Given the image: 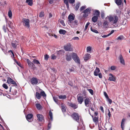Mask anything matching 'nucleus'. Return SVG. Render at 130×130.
Wrapping results in <instances>:
<instances>
[{"label":"nucleus","instance_id":"1","mask_svg":"<svg viewBox=\"0 0 130 130\" xmlns=\"http://www.w3.org/2000/svg\"><path fill=\"white\" fill-rule=\"evenodd\" d=\"M106 19L109 20V22L112 25L116 24L118 20V18L116 15H109L106 17Z\"/></svg>","mask_w":130,"mask_h":130},{"label":"nucleus","instance_id":"2","mask_svg":"<svg viewBox=\"0 0 130 130\" xmlns=\"http://www.w3.org/2000/svg\"><path fill=\"white\" fill-rule=\"evenodd\" d=\"M86 97V95L85 92L78 94L77 96V100L78 102L80 104H81L83 102L84 99Z\"/></svg>","mask_w":130,"mask_h":130},{"label":"nucleus","instance_id":"3","mask_svg":"<svg viewBox=\"0 0 130 130\" xmlns=\"http://www.w3.org/2000/svg\"><path fill=\"white\" fill-rule=\"evenodd\" d=\"M39 90L40 93L37 92L36 93L35 96L36 98L38 99H39L41 97V96H42L44 98H45L46 96V94L45 92L41 89Z\"/></svg>","mask_w":130,"mask_h":130},{"label":"nucleus","instance_id":"4","mask_svg":"<svg viewBox=\"0 0 130 130\" xmlns=\"http://www.w3.org/2000/svg\"><path fill=\"white\" fill-rule=\"evenodd\" d=\"M22 22L24 26L27 28L29 27V21L28 19L23 18L22 19Z\"/></svg>","mask_w":130,"mask_h":130},{"label":"nucleus","instance_id":"5","mask_svg":"<svg viewBox=\"0 0 130 130\" xmlns=\"http://www.w3.org/2000/svg\"><path fill=\"white\" fill-rule=\"evenodd\" d=\"M91 10V9L90 8H88L84 10L82 13H84L83 15V17L84 18H85L87 17L88 16V15L90 13Z\"/></svg>","mask_w":130,"mask_h":130},{"label":"nucleus","instance_id":"6","mask_svg":"<svg viewBox=\"0 0 130 130\" xmlns=\"http://www.w3.org/2000/svg\"><path fill=\"white\" fill-rule=\"evenodd\" d=\"M72 57L75 62L78 63H80V60L76 54L74 53H72Z\"/></svg>","mask_w":130,"mask_h":130},{"label":"nucleus","instance_id":"7","mask_svg":"<svg viewBox=\"0 0 130 130\" xmlns=\"http://www.w3.org/2000/svg\"><path fill=\"white\" fill-rule=\"evenodd\" d=\"M64 49L66 51H73V48L71 44L68 43L64 46Z\"/></svg>","mask_w":130,"mask_h":130},{"label":"nucleus","instance_id":"8","mask_svg":"<svg viewBox=\"0 0 130 130\" xmlns=\"http://www.w3.org/2000/svg\"><path fill=\"white\" fill-rule=\"evenodd\" d=\"M84 102L85 105L87 107H90L92 104L90 99L89 98H86L85 99Z\"/></svg>","mask_w":130,"mask_h":130},{"label":"nucleus","instance_id":"9","mask_svg":"<svg viewBox=\"0 0 130 130\" xmlns=\"http://www.w3.org/2000/svg\"><path fill=\"white\" fill-rule=\"evenodd\" d=\"M72 118L77 122L79 121L80 116L79 114L76 112L74 113L72 115Z\"/></svg>","mask_w":130,"mask_h":130},{"label":"nucleus","instance_id":"10","mask_svg":"<svg viewBox=\"0 0 130 130\" xmlns=\"http://www.w3.org/2000/svg\"><path fill=\"white\" fill-rule=\"evenodd\" d=\"M68 23L72 28L76 27L78 25V21L76 20L74 21H72L68 22Z\"/></svg>","mask_w":130,"mask_h":130},{"label":"nucleus","instance_id":"11","mask_svg":"<svg viewBox=\"0 0 130 130\" xmlns=\"http://www.w3.org/2000/svg\"><path fill=\"white\" fill-rule=\"evenodd\" d=\"M7 82L8 84H11L14 85L15 86H17V84L10 77L7 78Z\"/></svg>","mask_w":130,"mask_h":130},{"label":"nucleus","instance_id":"12","mask_svg":"<svg viewBox=\"0 0 130 130\" xmlns=\"http://www.w3.org/2000/svg\"><path fill=\"white\" fill-rule=\"evenodd\" d=\"M32 117L33 115L32 114H28L26 116V119L29 122H31L32 121Z\"/></svg>","mask_w":130,"mask_h":130},{"label":"nucleus","instance_id":"13","mask_svg":"<svg viewBox=\"0 0 130 130\" xmlns=\"http://www.w3.org/2000/svg\"><path fill=\"white\" fill-rule=\"evenodd\" d=\"M109 75L110 76L108 80L114 82H115L116 80V77L112 74L110 73L109 74Z\"/></svg>","mask_w":130,"mask_h":130},{"label":"nucleus","instance_id":"14","mask_svg":"<svg viewBox=\"0 0 130 130\" xmlns=\"http://www.w3.org/2000/svg\"><path fill=\"white\" fill-rule=\"evenodd\" d=\"M72 56V53H68L66 55V59L68 61H70L72 59L71 56Z\"/></svg>","mask_w":130,"mask_h":130},{"label":"nucleus","instance_id":"15","mask_svg":"<svg viewBox=\"0 0 130 130\" xmlns=\"http://www.w3.org/2000/svg\"><path fill=\"white\" fill-rule=\"evenodd\" d=\"M119 59L120 60V62L123 65H125V61L123 59L122 56V55L120 54L119 55Z\"/></svg>","mask_w":130,"mask_h":130},{"label":"nucleus","instance_id":"16","mask_svg":"<svg viewBox=\"0 0 130 130\" xmlns=\"http://www.w3.org/2000/svg\"><path fill=\"white\" fill-rule=\"evenodd\" d=\"M38 83V81L37 78L35 77L32 78L31 80V83L33 85H36Z\"/></svg>","mask_w":130,"mask_h":130},{"label":"nucleus","instance_id":"17","mask_svg":"<svg viewBox=\"0 0 130 130\" xmlns=\"http://www.w3.org/2000/svg\"><path fill=\"white\" fill-rule=\"evenodd\" d=\"M100 71L99 68L96 67L94 72V75L95 76H97L98 74L100 73Z\"/></svg>","mask_w":130,"mask_h":130},{"label":"nucleus","instance_id":"18","mask_svg":"<svg viewBox=\"0 0 130 130\" xmlns=\"http://www.w3.org/2000/svg\"><path fill=\"white\" fill-rule=\"evenodd\" d=\"M109 20L106 19V17L105 18V20L103 24V26L105 27H106L108 26L109 23Z\"/></svg>","mask_w":130,"mask_h":130},{"label":"nucleus","instance_id":"19","mask_svg":"<svg viewBox=\"0 0 130 130\" xmlns=\"http://www.w3.org/2000/svg\"><path fill=\"white\" fill-rule=\"evenodd\" d=\"M26 61L29 67H30L31 68H33L35 66L34 64L32 62H31L29 59H27Z\"/></svg>","mask_w":130,"mask_h":130},{"label":"nucleus","instance_id":"20","mask_svg":"<svg viewBox=\"0 0 130 130\" xmlns=\"http://www.w3.org/2000/svg\"><path fill=\"white\" fill-rule=\"evenodd\" d=\"M74 15L73 14L69 15L68 17L69 22L72 21L74 19Z\"/></svg>","mask_w":130,"mask_h":130},{"label":"nucleus","instance_id":"21","mask_svg":"<svg viewBox=\"0 0 130 130\" xmlns=\"http://www.w3.org/2000/svg\"><path fill=\"white\" fill-rule=\"evenodd\" d=\"M38 118V120L39 121H42L43 119V117L42 115L38 114L37 115Z\"/></svg>","mask_w":130,"mask_h":130},{"label":"nucleus","instance_id":"22","mask_svg":"<svg viewBox=\"0 0 130 130\" xmlns=\"http://www.w3.org/2000/svg\"><path fill=\"white\" fill-rule=\"evenodd\" d=\"M49 117L48 118L51 121L53 120V113L51 110H50L48 113Z\"/></svg>","mask_w":130,"mask_h":130},{"label":"nucleus","instance_id":"23","mask_svg":"<svg viewBox=\"0 0 130 130\" xmlns=\"http://www.w3.org/2000/svg\"><path fill=\"white\" fill-rule=\"evenodd\" d=\"M92 117L93 118V121L95 124L97 125V124H98V117L95 116L93 117V116H92Z\"/></svg>","mask_w":130,"mask_h":130},{"label":"nucleus","instance_id":"24","mask_svg":"<svg viewBox=\"0 0 130 130\" xmlns=\"http://www.w3.org/2000/svg\"><path fill=\"white\" fill-rule=\"evenodd\" d=\"M36 107L37 108L38 110H41L42 108V106L40 104V103H36Z\"/></svg>","mask_w":130,"mask_h":130},{"label":"nucleus","instance_id":"25","mask_svg":"<svg viewBox=\"0 0 130 130\" xmlns=\"http://www.w3.org/2000/svg\"><path fill=\"white\" fill-rule=\"evenodd\" d=\"M69 105L71 107L74 109L77 108L78 107L77 105H76L75 104L73 103H70Z\"/></svg>","mask_w":130,"mask_h":130},{"label":"nucleus","instance_id":"26","mask_svg":"<svg viewBox=\"0 0 130 130\" xmlns=\"http://www.w3.org/2000/svg\"><path fill=\"white\" fill-rule=\"evenodd\" d=\"M126 119L124 118L122 119L121 124V127L122 128L123 130L124 127V125L125 124V121Z\"/></svg>","mask_w":130,"mask_h":130},{"label":"nucleus","instance_id":"27","mask_svg":"<svg viewBox=\"0 0 130 130\" xmlns=\"http://www.w3.org/2000/svg\"><path fill=\"white\" fill-rule=\"evenodd\" d=\"M91 58V56L89 54H85V56L84 57V60H87L90 59Z\"/></svg>","mask_w":130,"mask_h":130},{"label":"nucleus","instance_id":"28","mask_svg":"<svg viewBox=\"0 0 130 130\" xmlns=\"http://www.w3.org/2000/svg\"><path fill=\"white\" fill-rule=\"evenodd\" d=\"M18 44V43L15 40V41H13L12 42V46L14 48L16 47Z\"/></svg>","mask_w":130,"mask_h":130},{"label":"nucleus","instance_id":"29","mask_svg":"<svg viewBox=\"0 0 130 130\" xmlns=\"http://www.w3.org/2000/svg\"><path fill=\"white\" fill-rule=\"evenodd\" d=\"M98 17L97 16H94L92 19V21L94 22H96L98 20Z\"/></svg>","mask_w":130,"mask_h":130},{"label":"nucleus","instance_id":"30","mask_svg":"<svg viewBox=\"0 0 130 130\" xmlns=\"http://www.w3.org/2000/svg\"><path fill=\"white\" fill-rule=\"evenodd\" d=\"M59 98L60 99L62 100H64L66 98L67 96L66 95H60L58 96Z\"/></svg>","mask_w":130,"mask_h":130},{"label":"nucleus","instance_id":"31","mask_svg":"<svg viewBox=\"0 0 130 130\" xmlns=\"http://www.w3.org/2000/svg\"><path fill=\"white\" fill-rule=\"evenodd\" d=\"M115 2L117 4L118 6L121 5L122 3L121 0H115Z\"/></svg>","mask_w":130,"mask_h":130},{"label":"nucleus","instance_id":"32","mask_svg":"<svg viewBox=\"0 0 130 130\" xmlns=\"http://www.w3.org/2000/svg\"><path fill=\"white\" fill-rule=\"evenodd\" d=\"M26 2L30 6H32L33 3L32 0H26Z\"/></svg>","mask_w":130,"mask_h":130},{"label":"nucleus","instance_id":"33","mask_svg":"<svg viewBox=\"0 0 130 130\" xmlns=\"http://www.w3.org/2000/svg\"><path fill=\"white\" fill-rule=\"evenodd\" d=\"M61 109L62 111L63 112H64L66 111V108L65 107L64 105L63 104H61Z\"/></svg>","mask_w":130,"mask_h":130},{"label":"nucleus","instance_id":"34","mask_svg":"<svg viewBox=\"0 0 130 130\" xmlns=\"http://www.w3.org/2000/svg\"><path fill=\"white\" fill-rule=\"evenodd\" d=\"M100 12L98 10H96L95 11L94 15V16L99 17L100 14Z\"/></svg>","mask_w":130,"mask_h":130},{"label":"nucleus","instance_id":"35","mask_svg":"<svg viewBox=\"0 0 130 130\" xmlns=\"http://www.w3.org/2000/svg\"><path fill=\"white\" fill-rule=\"evenodd\" d=\"M91 50L92 47L90 46H87L86 48V51L87 52L91 53Z\"/></svg>","mask_w":130,"mask_h":130},{"label":"nucleus","instance_id":"36","mask_svg":"<svg viewBox=\"0 0 130 130\" xmlns=\"http://www.w3.org/2000/svg\"><path fill=\"white\" fill-rule=\"evenodd\" d=\"M124 39V37L123 35H121L118 36L116 39L117 40H122Z\"/></svg>","mask_w":130,"mask_h":130},{"label":"nucleus","instance_id":"37","mask_svg":"<svg viewBox=\"0 0 130 130\" xmlns=\"http://www.w3.org/2000/svg\"><path fill=\"white\" fill-rule=\"evenodd\" d=\"M59 32L60 34L64 35L66 33V31L64 30L61 29L59 30Z\"/></svg>","mask_w":130,"mask_h":130},{"label":"nucleus","instance_id":"38","mask_svg":"<svg viewBox=\"0 0 130 130\" xmlns=\"http://www.w3.org/2000/svg\"><path fill=\"white\" fill-rule=\"evenodd\" d=\"M8 15L10 18L11 19L12 18V14L11 11L10 10H9L8 11Z\"/></svg>","mask_w":130,"mask_h":130},{"label":"nucleus","instance_id":"39","mask_svg":"<svg viewBox=\"0 0 130 130\" xmlns=\"http://www.w3.org/2000/svg\"><path fill=\"white\" fill-rule=\"evenodd\" d=\"M80 4L79 3H78L76 4L75 8V9L76 10H77L79 8L80 6Z\"/></svg>","mask_w":130,"mask_h":130},{"label":"nucleus","instance_id":"40","mask_svg":"<svg viewBox=\"0 0 130 130\" xmlns=\"http://www.w3.org/2000/svg\"><path fill=\"white\" fill-rule=\"evenodd\" d=\"M90 29H91V30L92 31V32H94V33H97V34L99 33V32L97 30H96L95 29H94L92 27Z\"/></svg>","mask_w":130,"mask_h":130},{"label":"nucleus","instance_id":"41","mask_svg":"<svg viewBox=\"0 0 130 130\" xmlns=\"http://www.w3.org/2000/svg\"><path fill=\"white\" fill-rule=\"evenodd\" d=\"M127 22V21L126 20H123L122 23V24L124 25H125Z\"/></svg>","mask_w":130,"mask_h":130},{"label":"nucleus","instance_id":"42","mask_svg":"<svg viewBox=\"0 0 130 130\" xmlns=\"http://www.w3.org/2000/svg\"><path fill=\"white\" fill-rule=\"evenodd\" d=\"M64 3L66 4L67 7L68 8L69 7V4L68 0H64Z\"/></svg>","mask_w":130,"mask_h":130},{"label":"nucleus","instance_id":"43","mask_svg":"<svg viewBox=\"0 0 130 130\" xmlns=\"http://www.w3.org/2000/svg\"><path fill=\"white\" fill-rule=\"evenodd\" d=\"M33 62L36 64H40V63L39 61L36 59H34L33 60Z\"/></svg>","mask_w":130,"mask_h":130},{"label":"nucleus","instance_id":"44","mask_svg":"<svg viewBox=\"0 0 130 130\" xmlns=\"http://www.w3.org/2000/svg\"><path fill=\"white\" fill-rule=\"evenodd\" d=\"M60 23L63 26H65L66 25L64 23V21L63 20H60Z\"/></svg>","mask_w":130,"mask_h":130},{"label":"nucleus","instance_id":"45","mask_svg":"<svg viewBox=\"0 0 130 130\" xmlns=\"http://www.w3.org/2000/svg\"><path fill=\"white\" fill-rule=\"evenodd\" d=\"M89 24H90V23L89 22H88L86 24L85 26V28L84 29V31H86V30L87 29V28L88 26V25H89Z\"/></svg>","mask_w":130,"mask_h":130},{"label":"nucleus","instance_id":"46","mask_svg":"<svg viewBox=\"0 0 130 130\" xmlns=\"http://www.w3.org/2000/svg\"><path fill=\"white\" fill-rule=\"evenodd\" d=\"M87 90L92 95H93V91L91 89H88Z\"/></svg>","mask_w":130,"mask_h":130},{"label":"nucleus","instance_id":"47","mask_svg":"<svg viewBox=\"0 0 130 130\" xmlns=\"http://www.w3.org/2000/svg\"><path fill=\"white\" fill-rule=\"evenodd\" d=\"M106 99H107V101L108 102L109 104H111L112 103V101L110 99L109 97Z\"/></svg>","mask_w":130,"mask_h":130},{"label":"nucleus","instance_id":"48","mask_svg":"<svg viewBox=\"0 0 130 130\" xmlns=\"http://www.w3.org/2000/svg\"><path fill=\"white\" fill-rule=\"evenodd\" d=\"M86 8V6H82L81 7L80 9V11H82L84 9H85Z\"/></svg>","mask_w":130,"mask_h":130},{"label":"nucleus","instance_id":"49","mask_svg":"<svg viewBox=\"0 0 130 130\" xmlns=\"http://www.w3.org/2000/svg\"><path fill=\"white\" fill-rule=\"evenodd\" d=\"M44 15V12H41L39 14V16L40 17H43Z\"/></svg>","mask_w":130,"mask_h":130},{"label":"nucleus","instance_id":"50","mask_svg":"<svg viewBox=\"0 0 130 130\" xmlns=\"http://www.w3.org/2000/svg\"><path fill=\"white\" fill-rule=\"evenodd\" d=\"M2 86L3 87L6 89H7L8 88V86L6 84H3Z\"/></svg>","mask_w":130,"mask_h":130},{"label":"nucleus","instance_id":"51","mask_svg":"<svg viewBox=\"0 0 130 130\" xmlns=\"http://www.w3.org/2000/svg\"><path fill=\"white\" fill-rule=\"evenodd\" d=\"M116 68V67L115 66H112L110 67L111 69L112 70H115Z\"/></svg>","mask_w":130,"mask_h":130},{"label":"nucleus","instance_id":"52","mask_svg":"<svg viewBox=\"0 0 130 130\" xmlns=\"http://www.w3.org/2000/svg\"><path fill=\"white\" fill-rule=\"evenodd\" d=\"M53 99L54 101L57 103H58V100L55 97H53Z\"/></svg>","mask_w":130,"mask_h":130},{"label":"nucleus","instance_id":"53","mask_svg":"<svg viewBox=\"0 0 130 130\" xmlns=\"http://www.w3.org/2000/svg\"><path fill=\"white\" fill-rule=\"evenodd\" d=\"M49 58V56L47 54H46L44 56V59L46 60H47Z\"/></svg>","mask_w":130,"mask_h":130},{"label":"nucleus","instance_id":"54","mask_svg":"<svg viewBox=\"0 0 130 130\" xmlns=\"http://www.w3.org/2000/svg\"><path fill=\"white\" fill-rule=\"evenodd\" d=\"M51 59H55L56 58V56L54 54H52L51 55Z\"/></svg>","mask_w":130,"mask_h":130},{"label":"nucleus","instance_id":"55","mask_svg":"<svg viewBox=\"0 0 130 130\" xmlns=\"http://www.w3.org/2000/svg\"><path fill=\"white\" fill-rule=\"evenodd\" d=\"M104 94L106 99L109 97L108 95L107 94L106 92H104Z\"/></svg>","mask_w":130,"mask_h":130},{"label":"nucleus","instance_id":"56","mask_svg":"<svg viewBox=\"0 0 130 130\" xmlns=\"http://www.w3.org/2000/svg\"><path fill=\"white\" fill-rule=\"evenodd\" d=\"M72 39L74 40H79V38L78 37H74L72 38Z\"/></svg>","mask_w":130,"mask_h":130},{"label":"nucleus","instance_id":"57","mask_svg":"<svg viewBox=\"0 0 130 130\" xmlns=\"http://www.w3.org/2000/svg\"><path fill=\"white\" fill-rule=\"evenodd\" d=\"M108 116L109 118H110L111 116V114L110 113V110L108 109Z\"/></svg>","mask_w":130,"mask_h":130},{"label":"nucleus","instance_id":"58","mask_svg":"<svg viewBox=\"0 0 130 130\" xmlns=\"http://www.w3.org/2000/svg\"><path fill=\"white\" fill-rule=\"evenodd\" d=\"M8 52H11V53L12 54V56H13L12 57L14 58V53H13V51H12V50H10L8 51Z\"/></svg>","mask_w":130,"mask_h":130},{"label":"nucleus","instance_id":"59","mask_svg":"<svg viewBox=\"0 0 130 130\" xmlns=\"http://www.w3.org/2000/svg\"><path fill=\"white\" fill-rule=\"evenodd\" d=\"M69 3L71 4H73L75 2V0H69Z\"/></svg>","mask_w":130,"mask_h":130},{"label":"nucleus","instance_id":"60","mask_svg":"<svg viewBox=\"0 0 130 130\" xmlns=\"http://www.w3.org/2000/svg\"><path fill=\"white\" fill-rule=\"evenodd\" d=\"M98 75L99 76V77L100 78H101L102 77V74L100 73L99 74H98Z\"/></svg>","mask_w":130,"mask_h":130},{"label":"nucleus","instance_id":"61","mask_svg":"<svg viewBox=\"0 0 130 130\" xmlns=\"http://www.w3.org/2000/svg\"><path fill=\"white\" fill-rule=\"evenodd\" d=\"M114 32V31L113 30H111V32L109 34H108L109 36L111 35Z\"/></svg>","mask_w":130,"mask_h":130},{"label":"nucleus","instance_id":"62","mask_svg":"<svg viewBox=\"0 0 130 130\" xmlns=\"http://www.w3.org/2000/svg\"><path fill=\"white\" fill-rule=\"evenodd\" d=\"M109 36V35H108V34L107 35H104L102 36V37L103 38H105V37H108Z\"/></svg>","mask_w":130,"mask_h":130},{"label":"nucleus","instance_id":"63","mask_svg":"<svg viewBox=\"0 0 130 130\" xmlns=\"http://www.w3.org/2000/svg\"><path fill=\"white\" fill-rule=\"evenodd\" d=\"M3 29L4 31H5V32H6V29H5V26H3Z\"/></svg>","mask_w":130,"mask_h":130},{"label":"nucleus","instance_id":"64","mask_svg":"<svg viewBox=\"0 0 130 130\" xmlns=\"http://www.w3.org/2000/svg\"><path fill=\"white\" fill-rule=\"evenodd\" d=\"M48 1L49 2V3L51 4L53 3V1L52 0H49Z\"/></svg>","mask_w":130,"mask_h":130}]
</instances>
